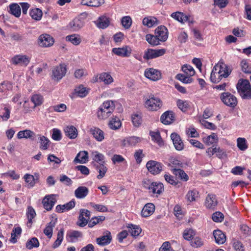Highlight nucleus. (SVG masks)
Wrapping results in <instances>:
<instances>
[{
  "label": "nucleus",
  "mask_w": 251,
  "mask_h": 251,
  "mask_svg": "<svg viewBox=\"0 0 251 251\" xmlns=\"http://www.w3.org/2000/svg\"><path fill=\"white\" fill-rule=\"evenodd\" d=\"M230 73L231 71L226 64L218 63L212 69L210 75V80L213 83H218L223 78L227 77Z\"/></svg>",
  "instance_id": "nucleus-1"
},
{
  "label": "nucleus",
  "mask_w": 251,
  "mask_h": 251,
  "mask_svg": "<svg viewBox=\"0 0 251 251\" xmlns=\"http://www.w3.org/2000/svg\"><path fill=\"white\" fill-rule=\"evenodd\" d=\"M238 92L243 99H251V85L247 79H240L236 86Z\"/></svg>",
  "instance_id": "nucleus-2"
},
{
  "label": "nucleus",
  "mask_w": 251,
  "mask_h": 251,
  "mask_svg": "<svg viewBox=\"0 0 251 251\" xmlns=\"http://www.w3.org/2000/svg\"><path fill=\"white\" fill-rule=\"evenodd\" d=\"M114 104L112 100H107L99 107L97 111V116L99 119L103 120L107 118L114 109Z\"/></svg>",
  "instance_id": "nucleus-3"
},
{
  "label": "nucleus",
  "mask_w": 251,
  "mask_h": 251,
  "mask_svg": "<svg viewBox=\"0 0 251 251\" xmlns=\"http://www.w3.org/2000/svg\"><path fill=\"white\" fill-rule=\"evenodd\" d=\"M66 72L67 65L65 63H60L52 68L51 77L52 79L58 81L65 75Z\"/></svg>",
  "instance_id": "nucleus-4"
},
{
  "label": "nucleus",
  "mask_w": 251,
  "mask_h": 251,
  "mask_svg": "<svg viewBox=\"0 0 251 251\" xmlns=\"http://www.w3.org/2000/svg\"><path fill=\"white\" fill-rule=\"evenodd\" d=\"M162 105V101L159 98L151 95L145 101L146 107L151 111H156Z\"/></svg>",
  "instance_id": "nucleus-5"
},
{
  "label": "nucleus",
  "mask_w": 251,
  "mask_h": 251,
  "mask_svg": "<svg viewBox=\"0 0 251 251\" xmlns=\"http://www.w3.org/2000/svg\"><path fill=\"white\" fill-rule=\"evenodd\" d=\"M144 187L153 194H160L164 191L163 184L161 182H152L149 180L144 182Z\"/></svg>",
  "instance_id": "nucleus-6"
},
{
  "label": "nucleus",
  "mask_w": 251,
  "mask_h": 251,
  "mask_svg": "<svg viewBox=\"0 0 251 251\" xmlns=\"http://www.w3.org/2000/svg\"><path fill=\"white\" fill-rule=\"evenodd\" d=\"M220 99L222 102L227 106L234 108L237 104L236 97L229 92H225L221 94Z\"/></svg>",
  "instance_id": "nucleus-7"
},
{
  "label": "nucleus",
  "mask_w": 251,
  "mask_h": 251,
  "mask_svg": "<svg viewBox=\"0 0 251 251\" xmlns=\"http://www.w3.org/2000/svg\"><path fill=\"white\" fill-rule=\"evenodd\" d=\"M165 52L166 50L164 49L157 50L148 49L145 51L143 58L146 60L152 59L163 55Z\"/></svg>",
  "instance_id": "nucleus-8"
},
{
  "label": "nucleus",
  "mask_w": 251,
  "mask_h": 251,
  "mask_svg": "<svg viewBox=\"0 0 251 251\" xmlns=\"http://www.w3.org/2000/svg\"><path fill=\"white\" fill-rule=\"evenodd\" d=\"M31 58L26 55L18 54L11 59V63L15 65L26 67L30 61Z\"/></svg>",
  "instance_id": "nucleus-9"
},
{
  "label": "nucleus",
  "mask_w": 251,
  "mask_h": 251,
  "mask_svg": "<svg viewBox=\"0 0 251 251\" xmlns=\"http://www.w3.org/2000/svg\"><path fill=\"white\" fill-rule=\"evenodd\" d=\"M146 167L148 171L152 175L159 174L163 169L162 164L156 161L150 160L146 164Z\"/></svg>",
  "instance_id": "nucleus-10"
},
{
  "label": "nucleus",
  "mask_w": 251,
  "mask_h": 251,
  "mask_svg": "<svg viewBox=\"0 0 251 251\" xmlns=\"http://www.w3.org/2000/svg\"><path fill=\"white\" fill-rule=\"evenodd\" d=\"M38 43L40 47H49L53 45L54 39L48 34H43L39 36Z\"/></svg>",
  "instance_id": "nucleus-11"
},
{
  "label": "nucleus",
  "mask_w": 251,
  "mask_h": 251,
  "mask_svg": "<svg viewBox=\"0 0 251 251\" xmlns=\"http://www.w3.org/2000/svg\"><path fill=\"white\" fill-rule=\"evenodd\" d=\"M112 51L115 54L123 57H129L131 53L132 50L128 46H125L122 48H115L112 49Z\"/></svg>",
  "instance_id": "nucleus-12"
},
{
  "label": "nucleus",
  "mask_w": 251,
  "mask_h": 251,
  "mask_svg": "<svg viewBox=\"0 0 251 251\" xmlns=\"http://www.w3.org/2000/svg\"><path fill=\"white\" fill-rule=\"evenodd\" d=\"M144 75L146 77L153 81H157L161 78V72L152 68L146 69Z\"/></svg>",
  "instance_id": "nucleus-13"
},
{
  "label": "nucleus",
  "mask_w": 251,
  "mask_h": 251,
  "mask_svg": "<svg viewBox=\"0 0 251 251\" xmlns=\"http://www.w3.org/2000/svg\"><path fill=\"white\" fill-rule=\"evenodd\" d=\"M55 195L51 194L46 196L42 201L44 207L48 211L50 210L56 202Z\"/></svg>",
  "instance_id": "nucleus-14"
},
{
  "label": "nucleus",
  "mask_w": 251,
  "mask_h": 251,
  "mask_svg": "<svg viewBox=\"0 0 251 251\" xmlns=\"http://www.w3.org/2000/svg\"><path fill=\"white\" fill-rule=\"evenodd\" d=\"M112 241V236L110 231H104L103 235L96 239L97 243L100 246H104L109 244Z\"/></svg>",
  "instance_id": "nucleus-15"
},
{
  "label": "nucleus",
  "mask_w": 251,
  "mask_h": 251,
  "mask_svg": "<svg viewBox=\"0 0 251 251\" xmlns=\"http://www.w3.org/2000/svg\"><path fill=\"white\" fill-rule=\"evenodd\" d=\"M89 131L96 141L101 142L104 140V133L100 128L93 126L90 128Z\"/></svg>",
  "instance_id": "nucleus-16"
},
{
  "label": "nucleus",
  "mask_w": 251,
  "mask_h": 251,
  "mask_svg": "<svg viewBox=\"0 0 251 251\" xmlns=\"http://www.w3.org/2000/svg\"><path fill=\"white\" fill-rule=\"evenodd\" d=\"M155 34L161 42L167 40L168 37V30L163 25L158 26L155 30Z\"/></svg>",
  "instance_id": "nucleus-17"
},
{
  "label": "nucleus",
  "mask_w": 251,
  "mask_h": 251,
  "mask_svg": "<svg viewBox=\"0 0 251 251\" xmlns=\"http://www.w3.org/2000/svg\"><path fill=\"white\" fill-rule=\"evenodd\" d=\"M175 149L177 151H181L184 149V144L180 136L176 133H173L171 135Z\"/></svg>",
  "instance_id": "nucleus-18"
},
{
  "label": "nucleus",
  "mask_w": 251,
  "mask_h": 251,
  "mask_svg": "<svg viewBox=\"0 0 251 251\" xmlns=\"http://www.w3.org/2000/svg\"><path fill=\"white\" fill-rule=\"evenodd\" d=\"M171 17L182 24L186 22H190V16L185 15L181 12L176 11L173 12L171 14Z\"/></svg>",
  "instance_id": "nucleus-19"
},
{
  "label": "nucleus",
  "mask_w": 251,
  "mask_h": 251,
  "mask_svg": "<svg viewBox=\"0 0 251 251\" xmlns=\"http://www.w3.org/2000/svg\"><path fill=\"white\" fill-rule=\"evenodd\" d=\"M155 211V206L152 203H148L143 207L141 215L142 217L147 218L151 215Z\"/></svg>",
  "instance_id": "nucleus-20"
},
{
  "label": "nucleus",
  "mask_w": 251,
  "mask_h": 251,
  "mask_svg": "<svg viewBox=\"0 0 251 251\" xmlns=\"http://www.w3.org/2000/svg\"><path fill=\"white\" fill-rule=\"evenodd\" d=\"M160 120L165 125H170L175 120L174 113L172 111H167L161 115Z\"/></svg>",
  "instance_id": "nucleus-21"
},
{
  "label": "nucleus",
  "mask_w": 251,
  "mask_h": 251,
  "mask_svg": "<svg viewBox=\"0 0 251 251\" xmlns=\"http://www.w3.org/2000/svg\"><path fill=\"white\" fill-rule=\"evenodd\" d=\"M83 25V20L79 18H75L69 23L68 27L72 31H76L79 30Z\"/></svg>",
  "instance_id": "nucleus-22"
},
{
  "label": "nucleus",
  "mask_w": 251,
  "mask_h": 251,
  "mask_svg": "<svg viewBox=\"0 0 251 251\" xmlns=\"http://www.w3.org/2000/svg\"><path fill=\"white\" fill-rule=\"evenodd\" d=\"M75 197L79 199L85 198L89 193V189L85 186H79L75 191Z\"/></svg>",
  "instance_id": "nucleus-23"
},
{
  "label": "nucleus",
  "mask_w": 251,
  "mask_h": 251,
  "mask_svg": "<svg viewBox=\"0 0 251 251\" xmlns=\"http://www.w3.org/2000/svg\"><path fill=\"white\" fill-rule=\"evenodd\" d=\"M94 166L99 174L97 176V178L100 179L103 178L107 171L105 163H94Z\"/></svg>",
  "instance_id": "nucleus-24"
},
{
  "label": "nucleus",
  "mask_w": 251,
  "mask_h": 251,
  "mask_svg": "<svg viewBox=\"0 0 251 251\" xmlns=\"http://www.w3.org/2000/svg\"><path fill=\"white\" fill-rule=\"evenodd\" d=\"M217 204L216 196L212 194H208L205 199V205L207 208L213 209Z\"/></svg>",
  "instance_id": "nucleus-25"
},
{
  "label": "nucleus",
  "mask_w": 251,
  "mask_h": 251,
  "mask_svg": "<svg viewBox=\"0 0 251 251\" xmlns=\"http://www.w3.org/2000/svg\"><path fill=\"white\" fill-rule=\"evenodd\" d=\"M82 237V233L80 231L76 230H70L68 231L66 235L67 238H69L70 242H75L79 238Z\"/></svg>",
  "instance_id": "nucleus-26"
},
{
  "label": "nucleus",
  "mask_w": 251,
  "mask_h": 251,
  "mask_svg": "<svg viewBox=\"0 0 251 251\" xmlns=\"http://www.w3.org/2000/svg\"><path fill=\"white\" fill-rule=\"evenodd\" d=\"M88 161V153L87 151H81L77 153L74 161L75 163H86Z\"/></svg>",
  "instance_id": "nucleus-27"
},
{
  "label": "nucleus",
  "mask_w": 251,
  "mask_h": 251,
  "mask_svg": "<svg viewBox=\"0 0 251 251\" xmlns=\"http://www.w3.org/2000/svg\"><path fill=\"white\" fill-rule=\"evenodd\" d=\"M57 222V218H52L51 221L48 224L44 230V234L49 238H51L52 235L53 228L55 226Z\"/></svg>",
  "instance_id": "nucleus-28"
},
{
  "label": "nucleus",
  "mask_w": 251,
  "mask_h": 251,
  "mask_svg": "<svg viewBox=\"0 0 251 251\" xmlns=\"http://www.w3.org/2000/svg\"><path fill=\"white\" fill-rule=\"evenodd\" d=\"M75 206V201L72 200L63 205H58L56 207V211L58 213H62L66 210H69Z\"/></svg>",
  "instance_id": "nucleus-29"
},
{
  "label": "nucleus",
  "mask_w": 251,
  "mask_h": 251,
  "mask_svg": "<svg viewBox=\"0 0 251 251\" xmlns=\"http://www.w3.org/2000/svg\"><path fill=\"white\" fill-rule=\"evenodd\" d=\"M95 24L100 28L104 29L106 28L109 25V19L105 16L100 17L98 19L95 21Z\"/></svg>",
  "instance_id": "nucleus-30"
},
{
  "label": "nucleus",
  "mask_w": 251,
  "mask_h": 251,
  "mask_svg": "<svg viewBox=\"0 0 251 251\" xmlns=\"http://www.w3.org/2000/svg\"><path fill=\"white\" fill-rule=\"evenodd\" d=\"M213 236L215 242L218 244H223L226 241L225 234L220 230H215L213 231Z\"/></svg>",
  "instance_id": "nucleus-31"
},
{
  "label": "nucleus",
  "mask_w": 251,
  "mask_h": 251,
  "mask_svg": "<svg viewBox=\"0 0 251 251\" xmlns=\"http://www.w3.org/2000/svg\"><path fill=\"white\" fill-rule=\"evenodd\" d=\"M172 172L176 177L184 181H187L189 179L188 176L181 168L172 169Z\"/></svg>",
  "instance_id": "nucleus-32"
},
{
  "label": "nucleus",
  "mask_w": 251,
  "mask_h": 251,
  "mask_svg": "<svg viewBox=\"0 0 251 251\" xmlns=\"http://www.w3.org/2000/svg\"><path fill=\"white\" fill-rule=\"evenodd\" d=\"M29 15L32 19L39 21L42 19L43 12L38 8H34L30 9Z\"/></svg>",
  "instance_id": "nucleus-33"
},
{
  "label": "nucleus",
  "mask_w": 251,
  "mask_h": 251,
  "mask_svg": "<svg viewBox=\"0 0 251 251\" xmlns=\"http://www.w3.org/2000/svg\"><path fill=\"white\" fill-rule=\"evenodd\" d=\"M64 131L67 136L71 139H75L77 137V130L76 128L73 126H67L64 128Z\"/></svg>",
  "instance_id": "nucleus-34"
},
{
  "label": "nucleus",
  "mask_w": 251,
  "mask_h": 251,
  "mask_svg": "<svg viewBox=\"0 0 251 251\" xmlns=\"http://www.w3.org/2000/svg\"><path fill=\"white\" fill-rule=\"evenodd\" d=\"M143 25L148 27H151L158 24V20L154 17L149 16L143 19Z\"/></svg>",
  "instance_id": "nucleus-35"
},
{
  "label": "nucleus",
  "mask_w": 251,
  "mask_h": 251,
  "mask_svg": "<svg viewBox=\"0 0 251 251\" xmlns=\"http://www.w3.org/2000/svg\"><path fill=\"white\" fill-rule=\"evenodd\" d=\"M35 135V133L29 130L25 129L20 131L17 134V138L18 139H31Z\"/></svg>",
  "instance_id": "nucleus-36"
},
{
  "label": "nucleus",
  "mask_w": 251,
  "mask_h": 251,
  "mask_svg": "<svg viewBox=\"0 0 251 251\" xmlns=\"http://www.w3.org/2000/svg\"><path fill=\"white\" fill-rule=\"evenodd\" d=\"M199 193L196 190H190L188 191L186 195L185 198L189 202L196 201L199 198Z\"/></svg>",
  "instance_id": "nucleus-37"
},
{
  "label": "nucleus",
  "mask_w": 251,
  "mask_h": 251,
  "mask_svg": "<svg viewBox=\"0 0 251 251\" xmlns=\"http://www.w3.org/2000/svg\"><path fill=\"white\" fill-rule=\"evenodd\" d=\"M99 80L105 84H110L113 82V78L109 73L103 72L100 74Z\"/></svg>",
  "instance_id": "nucleus-38"
},
{
  "label": "nucleus",
  "mask_w": 251,
  "mask_h": 251,
  "mask_svg": "<svg viewBox=\"0 0 251 251\" xmlns=\"http://www.w3.org/2000/svg\"><path fill=\"white\" fill-rule=\"evenodd\" d=\"M104 2V0H82L81 4L89 6L99 7Z\"/></svg>",
  "instance_id": "nucleus-39"
},
{
  "label": "nucleus",
  "mask_w": 251,
  "mask_h": 251,
  "mask_svg": "<svg viewBox=\"0 0 251 251\" xmlns=\"http://www.w3.org/2000/svg\"><path fill=\"white\" fill-rule=\"evenodd\" d=\"M66 40L75 46L79 45L81 42L80 36L76 34H73L67 36L66 37Z\"/></svg>",
  "instance_id": "nucleus-40"
},
{
  "label": "nucleus",
  "mask_w": 251,
  "mask_h": 251,
  "mask_svg": "<svg viewBox=\"0 0 251 251\" xmlns=\"http://www.w3.org/2000/svg\"><path fill=\"white\" fill-rule=\"evenodd\" d=\"M93 160L95 162L94 163H105V157L103 154L98 151H93L92 152Z\"/></svg>",
  "instance_id": "nucleus-41"
},
{
  "label": "nucleus",
  "mask_w": 251,
  "mask_h": 251,
  "mask_svg": "<svg viewBox=\"0 0 251 251\" xmlns=\"http://www.w3.org/2000/svg\"><path fill=\"white\" fill-rule=\"evenodd\" d=\"M141 141V138L137 136H131L126 138L124 140L125 146L128 145L134 146Z\"/></svg>",
  "instance_id": "nucleus-42"
},
{
  "label": "nucleus",
  "mask_w": 251,
  "mask_h": 251,
  "mask_svg": "<svg viewBox=\"0 0 251 251\" xmlns=\"http://www.w3.org/2000/svg\"><path fill=\"white\" fill-rule=\"evenodd\" d=\"M122 124L119 118H112L109 122L108 126L113 130H116L121 126Z\"/></svg>",
  "instance_id": "nucleus-43"
},
{
  "label": "nucleus",
  "mask_w": 251,
  "mask_h": 251,
  "mask_svg": "<svg viewBox=\"0 0 251 251\" xmlns=\"http://www.w3.org/2000/svg\"><path fill=\"white\" fill-rule=\"evenodd\" d=\"M146 40L150 45L153 46L158 45L160 44V41H161L156 34L155 35H146Z\"/></svg>",
  "instance_id": "nucleus-44"
},
{
  "label": "nucleus",
  "mask_w": 251,
  "mask_h": 251,
  "mask_svg": "<svg viewBox=\"0 0 251 251\" xmlns=\"http://www.w3.org/2000/svg\"><path fill=\"white\" fill-rule=\"evenodd\" d=\"M11 14L16 17H19L21 13V9L19 5L17 3H13L9 6Z\"/></svg>",
  "instance_id": "nucleus-45"
},
{
  "label": "nucleus",
  "mask_w": 251,
  "mask_h": 251,
  "mask_svg": "<svg viewBox=\"0 0 251 251\" xmlns=\"http://www.w3.org/2000/svg\"><path fill=\"white\" fill-rule=\"evenodd\" d=\"M169 166L172 169L181 168L183 166V164L177 158L171 157L170 159Z\"/></svg>",
  "instance_id": "nucleus-46"
},
{
  "label": "nucleus",
  "mask_w": 251,
  "mask_h": 251,
  "mask_svg": "<svg viewBox=\"0 0 251 251\" xmlns=\"http://www.w3.org/2000/svg\"><path fill=\"white\" fill-rule=\"evenodd\" d=\"M39 246V242L36 237H33L31 239L28 240L26 243V247L31 250L34 248H37Z\"/></svg>",
  "instance_id": "nucleus-47"
},
{
  "label": "nucleus",
  "mask_w": 251,
  "mask_h": 251,
  "mask_svg": "<svg viewBox=\"0 0 251 251\" xmlns=\"http://www.w3.org/2000/svg\"><path fill=\"white\" fill-rule=\"evenodd\" d=\"M64 229H61L57 233V237L56 240L54 242L52 248L55 249L58 247L61 244L63 239Z\"/></svg>",
  "instance_id": "nucleus-48"
},
{
  "label": "nucleus",
  "mask_w": 251,
  "mask_h": 251,
  "mask_svg": "<svg viewBox=\"0 0 251 251\" xmlns=\"http://www.w3.org/2000/svg\"><path fill=\"white\" fill-rule=\"evenodd\" d=\"M177 106L182 111H186L190 107L189 102L187 100H177Z\"/></svg>",
  "instance_id": "nucleus-49"
},
{
  "label": "nucleus",
  "mask_w": 251,
  "mask_h": 251,
  "mask_svg": "<svg viewBox=\"0 0 251 251\" xmlns=\"http://www.w3.org/2000/svg\"><path fill=\"white\" fill-rule=\"evenodd\" d=\"M217 140V136L215 133H212L211 135L203 138V141L209 146L216 143Z\"/></svg>",
  "instance_id": "nucleus-50"
},
{
  "label": "nucleus",
  "mask_w": 251,
  "mask_h": 251,
  "mask_svg": "<svg viewBox=\"0 0 251 251\" xmlns=\"http://www.w3.org/2000/svg\"><path fill=\"white\" fill-rule=\"evenodd\" d=\"M24 178L25 179L26 183L27 184V187L31 188L35 185V179L33 175L26 174L24 176Z\"/></svg>",
  "instance_id": "nucleus-51"
},
{
  "label": "nucleus",
  "mask_w": 251,
  "mask_h": 251,
  "mask_svg": "<svg viewBox=\"0 0 251 251\" xmlns=\"http://www.w3.org/2000/svg\"><path fill=\"white\" fill-rule=\"evenodd\" d=\"M237 146L241 151H245L248 148L247 140L244 138L239 137L237 139Z\"/></svg>",
  "instance_id": "nucleus-52"
},
{
  "label": "nucleus",
  "mask_w": 251,
  "mask_h": 251,
  "mask_svg": "<svg viewBox=\"0 0 251 251\" xmlns=\"http://www.w3.org/2000/svg\"><path fill=\"white\" fill-rule=\"evenodd\" d=\"M40 146V148L43 150L48 149L50 144V140L44 136H40L39 138Z\"/></svg>",
  "instance_id": "nucleus-53"
},
{
  "label": "nucleus",
  "mask_w": 251,
  "mask_h": 251,
  "mask_svg": "<svg viewBox=\"0 0 251 251\" xmlns=\"http://www.w3.org/2000/svg\"><path fill=\"white\" fill-rule=\"evenodd\" d=\"M31 101L34 104V106L36 107L42 104L43 98L40 95L35 94L31 97Z\"/></svg>",
  "instance_id": "nucleus-54"
},
{
  "label": "nucleus",
  "mask_w": 251,
  "mask_h": 251,
  "mask_svg": "<svg viewBox=\"0 0 251 251\" xmlns=\"http://www.w3.org/2000/svg\"><path fill=\"white\" fill-rule=\"evenodd\" d=\"M182 71L188 76H193L195 74L194 68L189 65H184L182 67Z\"/></svg>",
  "instance_id": "nucleus-55"
},
{
  "label": "nucleus",
  "mask_w": 251,
  "mask_h": 251,
  "mask_svg": "<svg viewBox=\"0 0 251 251\" xmlns=\"http://www.w3.org/2000/svg\"><path fill=\"white\" fill-rule=\"evenodd\" d=\"M121 24L125 29H129L132 25V19L129 16H125L121 19Z\"/></svg>",
  "instance_id": "nucleus-56"
},
{
  "label": "nucleus",
  "mask_w": 251,
  "mask_h": 251,
  "mask_svg": "<svg viewBox=\"0 0 251 251\" xmlns=\"http://www.w3.org/2000/svg\"><path fill=\"white\" fill-rule=\"evenodd\" d=\"M131 119L134 126L136 127L139 126L142 122V116L140 114H133L131 116Z\"/></svg>",
  "instance_id": "nucleus-57"
},
{
  "label": "nucleus",
  "mask_w": 251,
  "mask_h": 251,
  "mask_svg": "<svg viewBox=\"0 0 251 251\" xmlns=\"http://www.w3.org/2000/svg\"><path fill=\"white\" fill-rule=\"evenodd\" d=\"M77 95L81 98L85 97L88 93V90L83 85H80L75 89Z\"/></svg>",
  "instance_id": "nucleus-58"
},
{
  "label": "nucleus",
  "mask_w": 251,
  "mask_h": 251,
  "mask_svg": "<svg viewBox=\"0 0 251 251\" xmlns=\"http://www.w3.org/2000/svg\"><path fill=\"white\" fill-rule=\"evenodd\" d=\"M195 235V232L194 230L191 228L186 229L183 234V238L188 241H190L192 240L194 235Z\"/></svg>",
  "instance_id": "nucleus-59"
},
{
  "label": "nucleus",
  "mask_w": 251,
  "mask_h": 251,
  "mask_svg": "<svg viewBox=\"0 0 251 251\" xmlns=\"http://www.w3.org/2000/svg\"><path fill=\"white\" fill-rule=\"evenodd\" d=\"M176 78L186 84L191 83L193 81V79L191 78L190 76L188 75L186 76L181 74H177L176 75Z\"/></svg>",
  "instance_id": "nucleus-60"
},
{
  "label": "nucleus",
  "mask_w": 251,
  "mask_h": 251,
  "mask_svg": "<svg viewBox=\"0 0 251 251\" xmlns=\"http://www.w3.org/2000/svg\"><path fill=\"white\" fill-rule=\"evenodd\" d=\"M26 215L28 220L27 224L28 223L31 224L32 223V219H33L36 216V213L34 209L32 207L29 206L27 208Z\"/></svg>",
  "instance_id": "nucleus-61"
},
{
  "label": "nucleus",
  "mask_w": 251,
  "mask_h": 251,
  "mask_svg": "<svg viewBox=\"0 0 251 251\" xmlns=\"http://www.w3.org/2000/svg\"><path fill=\"white\" fill-rule=\"evenodd\" d=\"M87 75V71L84 69H76L74 73L75 77L78 79L81 78L83 76H86Z\"/></svg>",
  "instance_id": "nucleus-62"
},
{
  "label": "nucleus",
  "mask_w": 251,
  "mask_h": 251,
  "mask_svg": "<svg viewBox=\"0 0 251 251\" xmlns=\"http://www.w3.org/2000/svg\"><path fill=\"white\" fill-rule=\"evenodd\" d=\"M12 84L9 81H3L0 84V92H3L7 90H11Z\"/></svg>",
  "instance_id": "nucleus-63"
},
{
  "label": "nucleus",
  "mask_w": 251,
  "mask_h": 251,
  "mask_svg": "<svg viewBox=\"0 0 251 251\" xmlns=\"http://www.w3.org/2000/svg\"><path fill=\"white\" fill-rule=\"evenodd\" d=\"M88 220L83 214L80 212L77 225L80 227H84L87 224Z\"/></svg>",
  "instance_id": "nucleus-64"
}]
</instances>
